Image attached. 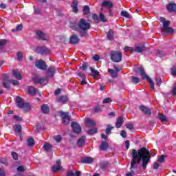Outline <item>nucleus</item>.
Returning a JSON list of instances; mask_svg holds the SVG:
<instances>
[{"instance_id": "11", "label": "nucleus", "mask_w": 176, "mask_h": 176, "mask_svg": "<svg viewBox=\"0 0 176 176\" xmlns=\"http://www.w3.org/2000/svg\"><path fill=\"white\" fill-rule=\"evenodd\" d=\"M135 157H133V158L131 160V166H130V170L133 173V174H135V175H137L138 174V172L135 173L134 170H138L140 168V165L135 163Z\"/></svg>"}, {"instance_id": "34", "label": "nucleus", "mask_w": 176, "mask_h": 176, "mask_svg": "<svg viewBox=\"0 0 176 176\" xmlns=\"http://www.w3.org/2000/svg\"><path fill=\"white\" fill-rule=\"evenodd\" d=\"M28 142V148H32L34 145H35V141L34 140V138H31L27 140Z\"/></svg>"}, {"instance_id": "41", "label": "nucleus", "mask_w": 176, "mask_h": 176, "mask_svg": "<svg viewBox=\"0 0 176 176\" xmlns=\"http://www.w3.org/2000/svg\"><path fill=\"white\" fill-rule=\"evenodd\" d=\"M166 157H167V155H162L160 156V157L158 158V160H157V163H164V159H166Z\"/></svg>"}, {"instance_id": "44", "label": "nucleus", "mask_w": 176, "mask_h": 176, "mask_svg": "<svg viewBox=\"0 0 176 176\" xmlns=\"http://www.w3.org/2000/svg\"><path fill=\"white\" fill-rule=\"evenodd\" d=\"M114 127L111 126V124H108L107 127L105 130L106 134H110L111 131H112V130H113Z\"/></svg>"}, {"instance_id": "59", "label": "nucleus", "mask_w": 176, "mask_h": 176, "mask_svg": "<svg viewBox=\"0 0 176 176\" xmlns=\"http://www.w3.org/2000/svg\"><path fill=\"white\" fill-rule=\"evenodd\" d=\"M87 67H89V65H87V63H84L81 67H80V69H82V71H86V69H87Z\"/></svg>"}, {"instance_id": "7", "label": "nucleus", "mask_w": 176, "mask_h": 176, "mask_svg": "<svg viewBox=\"0 0 176 176\" xmlns=\"http://www.w3.org/2000/svg\"><path fill=\"white\" fill-rule=\"evenodd\" d=\"M123 54L119 51H111L110 52V58L113 63H120Z\"/></svg>"}, {"instance_id": "57", "label": "nucleus", "mask_w": 176, "mask_h": 176, "mask_svg": "<svg viewBox=\"0 0 176 176\" xmlns=\"http://www.w3.org/2000/svg\"><path fill=\"white\" fill-rule=\"evenodd\" d=\"M112 101V99L111 98H106L103 100L102 104H109Z\"/></svg>"}, {"instance_id": "45", "label": "nucleus", "mask_w": 176, "mask_h": 176, "mask_svg": "<svg viewBox=\"0 0 176 176\" xmlns=\"http://www.w3.org/2000/svg\"><path fill=\"white\" fill-rule=\"evenodd\" d=\"M103 6H109V8H113V3H112L109 1H103Z\"/></svg>"}, {"instance_id": "9", "label": "nucleus", "mask_w": 176, "mask_h": 176, "mask_svg": "<svg viewBox=\"0 0 176 176\" xmlns=\"http://www.w3.org/2000/svg\"><path fill=\"white\" fill-rule=\"evenodd\" d=\"M60 116L62 118V123L65 126H68L71 122V116H69V113L67 112L60 111Z\"/></svg>"}, {"instance_id": "52", "label": "nucleus", "mask_w": 176, "mask_h": 176, "mask_svg": "<svg viewBox=\"0 0 176 176\" xmlns=\"http://www.w3.org/2000/svg\"><path fill=\"white\" fill-rule=\"evenodd\" d=\"M87 133L88 134H96L97 133V128H94V129H89L87 131Z\"/></svg>"}, {"instance_id": "6", "label": "nucleus", "mask_w": 176, "mask_h": 176, "mask_svg": "<svg viewBox=\"0 0 176 176\" xmlns=\"http://www.w3.org/2000/svg\"><path fill=\"white\" fill-rule=\"evenodd\" d=\"M135 72H140L142 78L146 79L151 85V89H152V90H155V83L153 82L152 79L145 74V69H144V67H137L136 69H135Z\"/></svg>"}, {"instance_id": "4", "label": "nucleus", "mask_w": 176, "mask_h": 176, "mask_svg": "<svg viewBox=\"0 0 176 176\" xmlns=\"http://www.w3.org/2000/svg\"><path fill=\"white\" fill-rule=\"evenodd\" d=\"M161 23H162V27L161 28V31L166 35V34H173L174 32V28L168 27L170 25V21H166V18L160 17V19Z\"/></svg>"}, {"instance_id": "25", "label": "nucleus", "mask_w": 176, "mask_h": 176, "mask_svg": "<svg viewBox=\"0 0 176 176\" xmlns=\"http://www.w3.org/2000/svg\"><path fill=\"white\" fill-rule=\"evenodd\" d=\"M124 122V121L123 120V117H122V116L118 117L116 122V129H120V127H122Z\"/></svg>"}, {"instance_id": "16", "label": "nucleus", "mask_w": 176, "mask_h": 176, "mask_svg": "<svg viewBox=\"0 0 176 176\" xmlns=\"http://www.w3.org/2000/svg\"><path fill=\"white\" fill-rule=\"evenodd\" d=\"M36 52L38 54H47V53H49L50 51L48 48L46 47H37L36 48Z\"/></svg>"}, {"instance_id": "13", "label": "nucleus", "mask_w": 176, "mask_h": 176, "mask_svg": "<svg viewBox=\"0 0 176 176\" xmlns=\"http://www.w3.org/2000/svg\"><path fill=\"white\" fill-rule=\"evenodd\" d=\"M72 129L76 134H79L82 131V126L78 124V122H72Z\"/></svg>"}, {"instance_id": "33", "label": "nucleus", "mask_w": 176, "mask_h": 176, "mask_svg": "<svg viewBox=\"0 0 176 176\" xmlns=\"http://www.w3.org/2000/svg\"><path fill=\"white\" fill-rule=\"evenodd\" d=\"M43 148L45 152H49V151H52L53 146L49 143H45Z\"/></svg>"}, {"instance_id": "19", "label": "nucleus", "mask_w": 176, "mask_h": 176, "mask_svg": "<svg viewBox=\"0 0 176 176\" xmlns=\"http://www.w3.org/2000/svg\"><path fill=\"white\" fill-rule=\"evenodd\" d=\"M166 9L168 10V12H169L170 13H176V3H169L167 6H166Z\"/></svg>"}, {"instance_id": "24", "label": "nucleus", "mask_w": 176, "mask_h": 176, "mask_svg": "<svg viewBox=\"0 0 176 176\" xmlns=\"http://www.w3.org/2000/svg\"><path fill=\"white\" fill-rule=\"evenodd\" d=\"M78 2L76 0H73L71 3V8H72L74 13H78V12H79V10L78 9Z\"/></svg>"}, {"instance_id": "29", "label": "nucleus", "mask_w": 176, "mask_h": 176, "mask_svg": "<svg viewBox=\"0 0 176 176\" xmlns=\"http://www.w3.org/2000/svg\"><path fill=\"white\" fill-rule=\"evenodd\" d=\"M89 69L91 71V76H94V78L95 76H100V72L97 70H96V69L93 68L92 67H89Z\"/></svg>"}, {"instance_id": "22", "label": "nucleus", "mask_w": 176, "mask_h": 176, "mask_svg": "<svg viewBox=\"0 0 176 176\" xmlns=\"http://www.w3.org/2000/svg\"><path fill=\"white\" fill-rule=\"evenodd\" d=\"M61 170V162L58 160L56 161V164L52 166L53 173H57V171H60Z\"/></svg>"}, {"instance_id": "51", "label": "nucleus", "mask_w": 176, "mask_h": 176, "mask_svg": "<svg viewBox=\"0 0 176 176\" xmlns=\"http://www.w3.org/2000/svg\"><path fill=\"white\" fill-rule=\"evenodd\" d=\"M54 140L56 141V142H60L61 140H63V138L60 135H57L54 136Z\"/></svg>"}, {"instance_id": "63", "label": "nucleus", "mask_w": 176, "mask_h": 176, "mask_svg": "<svg viewBox=\"0 0 176 176\" xmlns=\"http://www.w3.org/2000/svg\"><path fill=\"white\" fill-rule=\"evenodd\" d=\"M21 30H23V25L22 24L18 25L16 28V30L21 31Z\"/></svg>"}, {"instance_id": "47", "label": "nucleus", "mask_w": 176, "mask_h": 176, "mask_svg": "<svg viewBox=\"0 0 176 176\" xmlns=\"http://www.w3.org/2000/svg\"><path fill=\"white\" fill-rule=\"evenodd\" d=\"M92 19L93 20H94L96 24H98L100 23V17H98L96 14H92Z\"/></svg>"}, {"instance_id": "64", "label": "nucleus", "mask_w": 176, "mask_h": 176, "mask_svg": "<svg viewBox=\"0 0 176 176\" xmlns=\"http://www.w3.org/2000/svg\"><path fill=\"white\" fill-rule=\"evenodd\" d=\"M6 175V173H5V170H3V168H0V176H5Z\"/></svg>"}, {"instance_id": "8", "label": "nucleus", "mask_w": 176, "mask_h": 176, "mask_svg": "<svg viewBox=\"0 0 176 176\" xmlns=\"http://www.w3.org/2000/svg\"><path fill=\"white\" fill-rule=\"evenodd\" d=\"M32 80L36 85H43V86H46L49 83V78L46 76L39 77L36 76L32 78Z\"/></svg>"}, {"instance_id": "18", "label": "nucleus", "mask_w": 176, "mask_h": 176, "mask_svg": "<svg viewBox=\"0 0 176 176\" xmlns=\"http://www.w3.org/2000/svg\"><path fill=\"white\" fill-rule=\"evenodd\" d=\"M140 109L144 113V115H146V116H151L152 115V111H151V109L148 108L147 107L144 105H141L140 107Z\"/></svg>"}, {"instance_id": "26", "label": "nucleus", "mask_w": 176, "mask_h": 176, "mask_svg": "<svg viewBox=\"0 0 176 176\" xmlns=\"http://www.w3.org/2000/svg\"><path fill=\"white\" fill-rule=\"evenodd\" d=\"M107 36L108 41H113V38H115V32H113V30L110 29L107 32Z\"/></svg>"}, {"instance_id": "43", "label": "nucleus", "mask_w": 176, "mask_h": 176, "mask_svg": "<svg viewBox=\"0 0 176 176\" xmlns=\"http://www.w3.org/2000/svg\"><path fill=\"white\" fill-rule=\"evenodd\" d=\"M121 16L125 17V19H131L130 14H129V12H127L126 11H122Z\"/></svg>"}, {"instance_id": "39", "label": "nucleus", "mask_w": 176, "mask_h": 176, "mask_svg": "<svg viewBox=\"0 0 176 176\" xmlns=\"http://www.w3.org/2000/svg\"><path fill=\"white\" fill-rule=\"evenodd\" d=\"M131 82L133 83V85H138V83H140V78L134 76H131Z\"/></svg>"}, {"instance_id": "20", "label": "nucleus", "mask_w": 176, "mask_h": 176, "mask_svg": "<svg viewBox=\"0 0 176 176\" xmlns=\"http://www.w3.org/2000/svg\"><path fill=\"white\" fill-rule=\"evenodd\" d=\"M80 41V38H79V37H78L77 35L73 34L70 37L69 42H70L71 45H78V43H79Z\"/></svg>"}, {"instance_id": "48", "label": "nucleus", "mask_w": 176, "mask_h": 176, "mask_svg": "<svg viewBox=\"0 0 176 176\" xmlns=\"http://www.w3.org/2000/svg\"><path fill=\"white\" fill-rule=\"evenodd\" d=\"M155 83H156V86H157L158 87H160V85H162V78L160 77H156Z\"/></svg>"}, {"instance_id": "56", "label": "nucleus", "mask_w": 176, "mask_h": 176, "mask_svg": "<svg viewBox=\"0 0 176 176\" xmlns=\"http://www.w3.org/2000/svg\"><path fill=\"white\" fill-rule=\"evenodd\" d=\"M6 43H8V40L6 39L0 40V47H2V46H5Z\"/></svg>"}, {"instance_id": "3", "label": "nucleus", "mask_w": 176, "mask_h": 176, "mask_svg": "<svg viewBox=\"0 0 176 176\" xmlns=\"http://www.w3.org/2000/svg\"><path fill=\"white\" fill-rule=\"evenodd\" d=\"M78 28L80 36L85 37L87 36V35H89L87 31L91 28V25L85 19L81 18L78 22Z\"/></svg>"}, {"instance_id": "5", "label": "nucleus", "mask_w": 176, "mask_h": 176, "mask_svg": "<svg viewBox=\"0 0 176 176\" xmlns=\"http://www.w3.org/2000/svg\"><path fill=\"white\" fill-rule=\"evenodd\" d=\"M16 107L20 109H23L25 112H28V111L31 110V106L30 103L25 102L24 99L20 96H16Z\"/></svg>"}, {"instance_id": "32", "label": "nucleus", "mask_w": 176, "mask_h": 176, "mask_svg": "<svg viewBox=\"0 0 176 176\" xmlns=\"http://www.w3.org/2000/svg\"><path fill=\"white\" fill-rule=\"evenodd\" d=\"M85 124L87 126H96V121L90 118H87L85 120Z\"/></svg>"}, {"instance_id": "60", "label": "nucleus", "mask_w": 176, "mask_h": 176, "mask_svg": "<svg viewBox=\"0 0 176 176\" xmlns=\"http://www.w3.org/2000/svg\"><path fill=\"white\" fill-rule=\"evenodd\" d=\"M94 111L95 113H98V112H101L102 109H101V107L100 106H96Z\"/></svg>"}, {"instance_id": "12", "label": "nucleus", "mask_w": 176, "mask_h": 176, "mask_svg": "<svg viewBox=\"0 0 176 176\" xmlns=\"http://www.w3.org/2000/svg\"><path fill=\"white\" fill-rule=\"evenodd\" d=\"M10 80H11L9 79V76L8 75V74H3V87H4L5 89H9V87H10V84H9Z\"/></svg>"}, {"instance_id": "54", "label": "nucleus", "mask_w": 176, "mask_h": 176, "mask_svg": "<svg viewBox=\"0 0 176 176\" xmlns=\"http://www.w3.org/2000/svg\"><path fill=\"white\" fill-rule=\"evenodd\" d=\"M9 83H12L14 86H19L20 85V82L16 80H10Z\"/></svg>"}, {"instance_id": "27", "label": "nucleus", "mask_w": 176, "mask_h": 176, "mask_svg": "<svg viewBox=\"0 0 176 176\" xmlns=\"http://www.w3.org/2000/svg\"><path fill=\"white\" fill-rule=\"evenodd\" d=\"M56 101L65 104V102H68V97L65 96H60L59 98H56Z\"/></svg>"}, {"instance_id": "46", "label": "nucleus", "mask_w": 176, "mask_h": 176, "mask_svg": "<svg viewBox=\"0 0 176 176\" xmlns=\"http://www.w3.org/2000/svg\"><path fill=\"white\" fill-rule=\"evenodd\" d=\"M14 131H16V133H21L22 127L20 124H16L14 126Z\"/></svg>"}, {"instance_id": "15", "label": "nucleus", "mask_w": 176, "mask_h": 176, "mask_svg": "<svg viewBox=\"0 0 176 176\" xmlns=\"http://www.w3.org/2000/svg\"><path fill=\"white\" fill-rule=\"evenodd\" d=\"M36 36H37V39H38V41H47V38L46 37V34L45 33H43V32L41 31V30H37L35 32Z\"/></svg>"}, {"instance_id": "35", "label": "nucleus", "mask_w": 176, "mask_h": 176, "mask_svg": "<svg viewBox=\"0 0 176 176\" xmlns=\"http://www.w3.org/2000/svg\"><path fill=\"white\" fill-rule=\"evenodd\" d=\"M108 162L107 161H102L100 164V168H101V170H105V168H107V167H108Z\"/></svg>"}, {"instance_id": "21", "label": "nucleus", "mask_w": 176, "mask_h": 176, "mask_svg": "<svg viewBox=\"0 0 176 176\" xmlns=\"http://www.w3.org/2000/svg\"><path fill=\"white\" fill-rule=\"evenodd\" d=\"M86 144V136H82L78 138L77 141V145L78 148H82Z\"/></svg>"}, {"instance_id": "49", "label": "nucleus", "mask_w": 176, "mask_h": 176, "mask_svg": "<svg viewBox=\"0 0 176 176\" xmlns=\"http://www.w3.org/2000/svg\"><path fill=\"white\" fill-rule=\"evenodd\" d=\"M16 57L18 61H22L23 60V53L21 52H18L16 53Z\"/></svg>"}, {"instance_id": "37", "label": "nucleus", "mask_w": 176, "mask_h": 176, "mask_svg": "<svg viewBox=\"0 0 176 176\" xmlns=\"http://www.w3.org/2000/svg\"><path fill=\"white\" fill-rule=\"evenodd\" d=\"M108 72L111 75L112 78H118V73L115 70L112 69H108Z\"/></svg>"}, {"instance_id": "2", "label": "nucleus", "mask_w": 176, "mask_h": 176, "mask_svg": "<svg viewBox=\"0 0 176 176\" xmlns=\"http://www.w3.org/2000/svg\"><path fill=\"white\" fill-rule=\"evenodd\" d=\"M132 159L135 157V163L140 166V163L142 162V167L143 170H146L148 163L151 162V157H152L151 151L145 147H142L139 150L133 149L131 152Z\"/></svg>"}, {"instance_id": "55", "label": "nucleus", "mask_w": 176, "mask_h": 176, "mask_svg": "<svg viewBox=\"0 0 176 176\" xmlns=\"http://www.w3.org/2000/svg\"><path fill=\"white\" fill-rule=\"evenodd\" d=\"M126 127L129 130H134V124H133L132 123H126Z\"/></svg>"}, {"instance_id": "40", "label": "nucleus", "mask_w": 176, "mask_h": 176, "mask_svg": "<svg viewBox=\"0 0 176 176\" xmlns=\"http://www.w3.org/2000/svg\"><path fill=\"white\" fill-rule=\"evenodd\" d=\"M70 28L72 30H74V31H78V23H76V22L70 23Z\"/></svg>"}, {"instance_id": "31", "label": "nucleus", "mask_w": 176, "mask_h": 176, "mask_svg": "<svg viewBox=\"0 0 176 176\" xmlns=\"http://www.w3.org/2000/svg\"><path fill=\"white\" fill-rule=\"evenodd\" d=\"M81 162L84 163L85 164H89L90 163H93V158L90 157L82 158L81 160Z\"/></svg>"}, {"instance_id": "50", "label": "nucleus", "mask_w": 176, "mask_h": 176, "mask_svg": "<svg viewBox=\"0 0 176 176\" xmlns=\"http://www.w3.org/2000/svg\"><path fill=\"white\" fill-rule=\"evenodd\" d=\"M100 20L102 23H107V19H105V15L102 12H100Z\"/></svg>"}, {"instance_id": "1", "label": "nucleus", "mask_w": 176, "mask_h": 176, "mask_svg": "<svg viewBox=\"0 0 176 176\" xmlns=\"http://www.w3.org/2000/svg\"><path fill=\"white\" fill-rule=\"evenodd\" d=\"M132 159L135 157V163L140 166V163L142 162V167L143 170H146L148 163L151 162V157H152L151 151L145 147H142L139 150L133 149L131 152Z\"/></svg>"}, {"instance_id": "10", "label": "nucleus", "mask_w": 176, "mask_h": 176, "mask_svg": "<svg viewBox=\"0 0 176 176\" xmlns=\"http://www.w3.org/2000/svg\"><path fill=\"white\" fill-rule=\"evenodd\" d=\"M35 66L36 68H38V69H41V71H46V69H47V65L46 64V62L42 59L36 60Z\"/></svg>"}, {"instance_id": "36", "label": "nucleus", "mask_w": 176, "mask_h": 176, "mask_svg": "<svg viewBox=\"0 0 176 176\" xmlns=\"http://www.w3.org/2000/svg\"><path fill=\"white\" fill-rule=\"evenodd\" d=\"M144 50H145L144 46H142V47L137 46V47H135V48L133 49V52H136V53H142Z\"/></svg>"}, {"instance_id": "53", "label": "nucleus", "mask_w": 176, "mask_h": 176, "mask_svg": "<svg viewBox=\"0 0 176 176\" xmlns=\"http://www.w3.org/2000/svg\"><path fill=\"white\" fill-rule=\"evenodd\" d=\"M11 155H12V159H14V160H19V154H17V153L12 152Z\"/></svg>"}, {"instance_id": "17", "label": "nucleus", "mask_w": 176, "mask_h": 176, "mask_svg": "<svg viewBox=\"0 0 176 176\" xmlns=\"http://www.w3.org/2000/svg\"><path fill=\"white\" fill-rule=\"evenodd\" d=\"M41 111L44 115H49V113H50V107H49V104H42L41 107Z\"/></svg>"}, {"instance_id": "58", "label": "nucleus", "mask_w": 176, "mask_h": 176, "mask_svg": "<svg viewBox=\"0 0 176 176\" xmlns=\"http://www.w3.org/2000/svg\"><path fill=\"white\" fill-rule=\"evenodd\" d=\"M0 163H1V164H4V166H8V160L5 158L0 159Z\"/></svg>"}, {"instance_id": "28", "label": "nucleus", "mask_w": 176, "mask_h": 176, "mask_svg": "<svg viewBox=\"0 0 176 176\" xmlns=\"http://www.w3.org/2000/svg\"><path fill=\"white\" fill-rule=\"evenodd\" d=\"M12 75L16 79H18V80H21V79H23L21 74L17 72V70H12Z\"/></svg>"}, {"instance_id": "23", "label": "nucleus", "mask_w": 176, "mask_h": 176, "mask_svg": "<svg viewBox=\"0 0 176 176\" xmlns=\"http://www.w3.org/2000/svg\"><path fill=\"white\" fill-rule=\"evenodd\" d=\"M28 91L29 94H30V96H35V94H36V93H38V91H39V90H38V89L34 87V86H30L28 87Z\"/></svg>"}, {"instance_id": "61", "label": "nucleus", "mask_w": 176, "mask_h": 176, "mask_svg": "<svg viewBox=\"0 0 176 176\" xmlns=\"http://www.w3.org/2000/svg\"><path fill=\"white\" fill-rule=\"evenodd\" d=\"M13 119H14V120H16V122H21L23 120V118L19 116H14Z\"/></svg>"}, {"instance_id": "14", "label": "nucleus", "mask_w": 176, "mask_h": 176, "mask_svg": "<svg viewBox=\"0 0 176 176\" xmlns=\"http://www.w3.org/2000/svg\"><path fill=\"white\" fill-rule=\"evenodd\" d=\"M56 74V69H54V66H51L47 68L46 71V76L48 79L49 78H53Z\"/></svg>"}, {"instance_id": "30", "label": "nucleus", "mask_w": 176, "mask_h": 176, "mask_svg": "<svg viewBox=\"0 0 176 176\" xmlns=\"http://www.w3.org/2000/svg\"><path fill=\"white\" fill-rule=\"evenodd\" d=\"M109 146V144L106 141L102 142L100 148L101 151H107Z\"/></svg>"}, {"instance_id": "62", "label": "nucleus", "mask_w": 176, "mask_h": 176, "mask_svg": "<svg viewBox=\"0 0 176 176\" xmlns=\"http://www.w3.org/2000/svg\"><path fill=\"white\" fill-rule=\"evenodd\" d=\"M120 135L122 137V138H126V137H127V133H126L124 130H122Z\"/></svg>"}, {"instance_id": "42", "label": "nucleus", "mask_w": 176, "mask_h": 176, "mask_svg": "<svg viewBox=\"0 0 176 176\" xmlns=\"http://www.w3.org/2000/svg\"><path fill=\"white\" fill-rule=\"evenodd\" d=\"M82 12L85 15L89 14V13H90V7H89V6H85Z\"/></svg>"}, {"instance_id": "38", "label": "nucleus", "mask_w": 176, "mask_h": 176, "mask_svg": "<svg viewBox=\"0 0 176 176\" xmlns=\"http://www.w3.org/2000/svg\"><path fill=\"white\" fill-rule=\"evenodd\" d=\"M158 119H160V122H162V123H164V122L167 121V117H166V116H164V114H162V113L158 114Z\"/></svg>"}]
</instances>
